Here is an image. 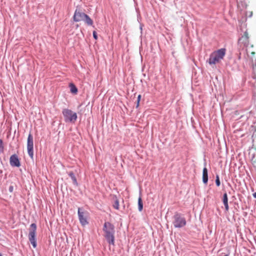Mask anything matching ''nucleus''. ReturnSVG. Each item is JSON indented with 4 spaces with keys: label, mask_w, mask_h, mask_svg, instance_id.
Listing matches in <instances>:
<instances>
[{
    "label": "nucleus",
    "mask_w": 256,
    "mask_h": 256,
    "mask_svg": "<svg viewBox=\"0 0 256 256\" xmlns=\"http://www.w3.org/2000/svg\"><path fill=\"white\" fill-rule=\"evenodd\" d=\"M10 166L13 167H19L20 166V163L18 156L16 154H12L10 156Z\"/></svg>",
    "instance_id": "9"
},
{
    "label": "nucleus",
    "mask_w": 256,
    "mask_h": 256,
    "mask_svg": "<svg viewBox=\"0 0 256 256\" xmlns=\"http://www.w3.org/2000/svg\"><path fill=\"white\" fill-rule=\"evenodd\" d=\"M62 113L66 122L74 123L76 122L78 118L76 112L64 108L62 110Z\"/></svg>",
    "instance_id": "5"
},
{
    "label": "nucleus",
    "mask_w": 256,
    "mask_h": 256,
    "mask_svg": "<svg viewBox=\"0 0 256 256\" xmlns=\"http://www.w3.org/2000/svg\"><path fill=\"white\" fill-rule=\"evenodd\" d=\"M27 149L28 156L31 158L34 157V140L31 134H28L27 140Z\"/></svg>",
    "instance_id": "8"
},
{
    "label": "nucleus",
    "mask_w": 256,
    "mask_h": 256,
    "mask_svg": "<svg viewBox=\"0 0 256 256\" xmlns=\"http://www.w3.org/2000/svg\"><path fill=\"white\" fill-rule=\"evenodd\" d=\"M208 180V170L204 168L202 170V182L204 184H207Z\"/></svg>",
    "instance_id": "10"
},
{
    "label": "nucleus",
    "mask_w": 256,
    "mask_h": 256,
    "mask_svg": "<svg viewBox=\"0 0 256 256\" xmlns=\"http://www.w3.org/2000/svg\"><path fill=\"white\" fill-rule=\"evenodd\" d=\"M70 88L72 93L74 94H76L77 93L78 88L74 84L70 83Z\"/></svg>",
    "instance_id": "12"
},
{
    "label": "nucleus",
    "mask_w": 256,
    "mask_h": 256,
    "mask_svg": "<svg viewBox=\"0 0 256 256\" xmlns=\"http://www.w3.org/2000/svg\"><path fill=\"white\" fill-rule=\"evenodd\" d=\"M92 35H93V37L95 39V40H97L98 39V36H97V34H96V31H94L93 32H92Z\"/></svg>",
    "instance_id": "18"
},
{
    "label": "nucleus",
    "mask_w": 256,
    "mask_h": 256,
    "mask_svg": "<svg viewBox=\"0 0 256 256\" xmlns=\"http://www.w3.org/2000/svg\"><path fill=\"white\" fill-rule=\"evenodd\" d=\"M224 208H225V210L226 211L228 212L229 210V206H228V204H224Z\"/></svg>",
    "instance_id": "19"
},
{
    "label": "nucleus",
    "mask_w": 256,
    "mask_h": 256,
    "mask_svg": "<svg viewBox=\"0 0 256 256\" xmlns=\"http://www.w3.org/2000/svg\"><path fill=\"white\" fill-rule=\"evenodd\" d=\"M244 38H246V39H248V34L246 32H245L244 34Z\"/></svg>",
    "instance_id": "21"
},
{
    "label": "nucleus",
    "mask_w": 256,
    "mask_h": 256,
    "mask_svg": "<svg viewBox=\"0 0 256 256\" xmlns=\"http://www.w3.org/2000/svg\"><path fill=\"white\" fill-rule=\"evenodd\" d=\"M216 186H219L220 184V180L219 176L218 174L216 176Z\"/></svg>",
    "instance_id": "16"
},
{
    "label": "nucleus",
    "mask_w": 256,
    "mask_h": 256,
    "mask_svg": "<svg viewBox=\"0 0 256 256\" xmlns=\"http://www.w3.org/2000/svg\"><path fill=\"white\" fill-rule=\"evenodd\" d=\"M0 256H2V255L0 253Z\"/></svg>",
    "instance_id": "25"
},
{
    "label": "nucleus",
    "mask_w": 256,
    "mask_h": 256,
    "mask_svg": "<svg viewBox=\"0 0 256 256\" xmlns=\"http://www.w3.org/2000/svg\"><path fill=\"white\" fill-rule=\"evenodd\" d=\"M228 256V254H226V255H225V256Z\"/></svg>",
    "instance_id": "24"
},
{
    "label": "nucleus",
    "mask_w": 256,
    "mask_h": 256,
    "mask_svg": "<svg viewBox=\"0 0 256 256\" xmlns=\"http://www.w3.org/2000/svg\"><path fill=\"white\" fill-rule=\"evenodd\" d=\"M68 175L72 180L74 184L77 186L78 185V183L74 173L72 172H70L68 173Z\"/></svg>",
    "instance_id": "11"
},
{
    "label": "nucleus",
    "mask_w": 256,
    "mask_h": 256,
    "mask_svg": "<svg viewBox=\"0 0 256 256\" xmlns=\"http://www.w3.org/2000/svg\"><path fill=\"white\" fill-rule=\"evenodd\" d=\"M12 186L10 187V188H9L10 191L12 192Z\"/></svg>",
    "instance_id": "23"
},
{
    "label": "nucleus",
    "mask_w": 256,
    "mask_h": 256,
    "mask_svg": "<svg viewBox=\"0 0 256 256\" xmlns=\"http://www.w3.org/2000/svg\"><path fill=\"white\" fill-rule=\"evenodd\" d=\"M141 96L138 95L137 99V104H136V108H138L139 106L140 101V100Z\"/></svg>",
    "instance_id": "17"
},
{
    "label": "nucleus",
    "mask_w": 256,
    "mask_h": 256,
    "mask_svg": "<svg viewBox=\"0 0 256 256\" xmlns=\"http://www.w3.org/2000/svg\"><path fill=\"white\" fill-rule=\"evenodd\" d=\"M138 208L140 212H141L143 209V203L140 196L138 199Z\"/></svg>",
    "instance_id": "13"
},
{
    "label": "nucleus",
    "mask_w": 256,
    "mask_h": 256,
    "mask_svg": "<svg viewBox=\"0 0 256 256\" xmlns=\"http://www.w3.org/2000/svg\"><path fill=\"white\" fill-rule=\"evenodd\" d=\"M226 50L224 48L219 49L210 54L208 62L210 64H215L222 60L226 54Z\"/></svg>",
    "instance_id": "2"
},
{
    "label": "nucleus",
    "mask_w": 256,
    "mask_h": 256,
    "mask_svg": "<svg viewBox=\"0 0 256 256\" xmlns=\"http://www.w3.org/2000/svg\"><path fill=\"white\" fill-rule=\"evenodd\" d=\"M78 214L80 222L82 226L88 224V212L86 211H84L82 208H79Z\"/></svg>",
    "instance_id": "7"
},
{
    "label": "nucleus",
    "mask_w": 256,
    "mask_h": 256,
    "mask_svg": "<svg viewBox=\"0 0 256 256\" xmlns=\"http://www.w3.org/2000/svg\"><path fill=\"white\" fill-rule=\"evenodd\" d=\"M3 148H4L3 142L1 139H0V148L2 149Z\"/></svg>",
    "instance_id": "20"
},
{
    "label": "nucleus",
    "mask_w": 256,
    "mask_h": 256,
    "mask_svg": "<svg viewBox=\"0 0 256 256\" xmlns=\"http://www.w3.org/2000/svg\"><path fill=\"white\" fill-rule=\"evenodd\" d=\"M102 230L104 232V237L110 244H114V226L110 222H105Z\"/></svg>",
    "instance_id": "1"
},
{
    "label": "nucleus",
    "mask_w": 256,
    "mask_h": 256,
    "mask_svg": "<svg viewBox=\"0 0 256 256\" xmlns=\"http://www.w3.org/2000/svg\"><path fill=\"white\" fill-rule=\"evenodd\" d=\"M74 20L76 22L84 21L88 26H92L93 20L85 13L76 9L73 16Z\"/></svg>",
    "instance_id": "3"
},
{
    "label": "nucleus",
    "mask_w": 256,
    "mask_h": 256,
    "mask_svg": "<svg viewBox=\"0 0 256 256\" xmlns=\"http://www.w3.org/2000/svg\"><path fill=\"white\" fill-rule=\"evenodd\" d=\"M186 221L184 216L176 212L173 216L172 224L176 228H182L186 225Z\"/></svg>",
    "instance_id": "4"
},
{
    "label": "nucleus",
    "mask_w": 256,
    "mask_h": 256,
    "mask_svg": "<svg viewBox=\"0 0 256 256\" xmlns=\"http://www.w3.org/2000/svg\"><path fill=\"white\" fill-rule=\"evenodd\" d=\"M252 195L254 198H256V192L254 193Z\"/></svg>",
    "instance_id": "22"
},
{
    "label": "nucleus",
    "mask_w": 256,
    "mask_h": 256,
    "mask_svg": "<svg viewBox=\"0 0 256 256\" xmlns=\"http://www.w3.org/2000/svg\"><path fill=\"white\" fill-rule=\"evenodd\" d=\"M36 224H32L30 226V228L28 234V240L34 248L36 247Z\"/></svg>",
    "instance_id": "6"
},
{
    "label": "nucleus",
    "mask_w": 256,
    "mask_h": 256,
    "mask_svg": "<svg viewBox=\"0 0 256 256\" xmlns=\"http://www.w3.org/2000/svg\"><path fill=\"white\" fill-rule=\"evenodd\" d=\"M113 207L116 209V210H118L119 208V202L118 200H116L115 201H114V202L113 204Z\"/></svg>",
    "instance_id": "15"
},
{
    "label": "nucleus",
    "mask_w": 256,
    "mask_h": 256,
    "mask_svg": "<svg viewBox=\"0 0 256 256\" xmlns=\"http://www.w3.org/2000/svg\"><path fill=\"white\" fill-rule=\"evenodd\" d=\"M222 202L224 204H228V194L226 192H225L223 194V198H222Z\"/></svg>",
    "instance_id": "14"
},
{
    "label": "nucleus",
    "mask_w": 256,
    "mask_h": 256,
    "mask_svg": "<svg viewBox=\"0 0 256 256\" xmlns=\"http://www.w3.org/2000/svg\"><path fill=\"white\" fill-rule=\"evenodd\" d=\"M237 2H238V0Z\"/></svg>",
    "instance_id": "26"
}]
</instances>
